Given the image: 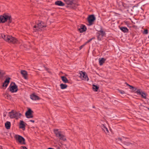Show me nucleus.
Returning a JSON list of instances; mask_svg holds the SVG:
<instances>
[{
    "label": "nucleus",
    "mask_w": 149,
    "mask_h": 149,
    "mask_svg": "<svg viewBox=\"0 0 149 149\" xmlns=\"http://www.w3.org/2000/svg\"><path fill=\"white\" fill-rule=\"evenodd\" d=\"M61 79L63 82L65 83H67L68 82V80L65 76H61Z\"/></svg>",
    "instance_id": "nucleus-24"
},
{
    "label": "nucleus",
    "mask_w": 149,
    "mask_h": 149,
    "mask_svg": "<svg viewBox=\"0 0 149 149\" xmlns=\"http://www.w3.org/2000/svg\"><path fill=\"white\" fill-rule=\"evenodd\" d=\"M33 113V111H32L31 109L29 108L27 111L25 113V116L26 117H27L32 114Z\"/></svg>",
    "instance_id": "nucleus-17"
},
{
    "label": "nucleus",
    "mask_w": 149,
    "mask_h": 149,
    "mask_svg": "<svg viewBox=\"0 0 149 149\" xmlns=\"http://www.w3.org/2000/svg\"><path fill=\"white\" fill-rule=\"evenodd\" d=\"M0 149H2V146H0Z\"/></svg>",
    "instance_id": "nucleus-44"
},
{
    "label": "nucleus",
    "mask_w": 149,
    "mask_h": 149,
    "mask_svg": "<svg viewBox=\"0 0 149 149\" xmlns=\"http://www.w3.org/2000/svg\"><path fill=\"white\" fill-rule=\"evenodd\" d=\"M125 84H126V85L128 86H129L130 85L129 84H128L127 82H125Z\"/></svg>",
    "instance_id": "nucleus-43"
},
{
    "label": "nucleus",
    "mask_w": 149,
    "mask_h": 149,
    "mask_svg": "<svg viewBox=\"0 0 149 149\" xmlns=\"http://www.w3.org/2000/svg\"><path fill=\"white\" fill-rule=\"evenodd\" d=\"M120 93L122 94H124L125 93V92L122 90H120L119 91Z\"/></svg>",
    "instance_id": "nucleus-35"
},
{
    "label": "nucleus",
    "mask_w": 149,
    "mask_h": 149,
    "mask_svg": "<svg viewBox=\"0 0 149 149\" xmlns=\"http://www.w3.org/2000/svg\"><path fill=\"white\" fill-rule=\"evenodd\" d=\"M124 147L126 149H129L133 146L132 143L128 142H124Z\"/></svg>",
    "instance_id": "nucleus-9"
},
{
    "label": "nucleus",
    "mask_w": 149,
    "mask_h": 149,
    "mask_svg": "<svg viewBox=\"0 0 149 149\" xmlns=\"http://www.w3.org/2000/svg\"><path fill=\"white\" fill-rule=\"evenodd\" d=\"M87 28L86 26L84 25H81L80 28H78L79 31L80 32L82 33L86 30Z\"/></svg>",
    "instance_id": "nucleus-11"
},
{
    "label": "nucleus",
    "mask_w": 149,
    "mask_h": 149,
    "mask_svg": "<svg viewBox=\"0 0 149 149\" xmlns=\"http://www.w3.org/2000/svg\"><path fill=\"white\" fill-rule=\"evenodd\" d=\"M21 148H23V149H27V148L25 146H22L21 147Z\"/></svg>",
    "instance_id": "nucleus-39"
},
{
    "label": "nucleus",
    "mask_w": 149,
    "mask_h": 149,
    "mask_svg": "<svg viewBox=\"0 0 149 149\" xmlns=\"http://www.w3.org/2000/svg\"><path fill=\"white\" fill-rule=\"evenodd\" d=\"M8 115L11 118H19V117L22 116V114L21 113L13 110L8 113Z\"/></svg>",
    "instance_id": "nucleus-3"
},
{
    "label": "nucleus",
    "mask_w": 149,
    "mask_h": 149,
    "mask_svg": "<svg viewBox=\"0 0 149 149\" xmlns=\"http://www.w3.org/2000/svg\"><path fill=\"white\" fill-rule=\"evenodd\" d=\"M148 38H149V36H148Z\"/></svg>",
    "instance_id": "nucleus-45"
},
{
    "label": "nucleus",
    "mask_w": 149,
    "mask_h": 149,
    "mask_svg": "<svg viewBox=\"0 0 149 149\" xmlns=\"http://www.w3.org/2000/svg\"><path fill=\"white\" fill-rule=\"evenodd\" d=\"M102 130L105 132L106 133H107L109 132L108 129L103 125H102L101 126Z\"/></svg>",
    "instance_id": "nucleus-19"
},
{
    "label": "nucleus",
    "mask_w": 149,
    "mask_h": 149,
    "mask_svg": "<svg viewBox=\"0 0 149 149\" xmlns=\"http://www.w3.org/2000/svg\"><path fill=\"white\" fill-rule=\"evenodd\" d=\"M80 74L79 77L81 79L84 80H86L87 81L89 80V78L85 72H83L81 71L80 72Z\"/></svg>",
    "instance_id": "nucleus-8"
},
{
    "label": "nucleus",
    "mask_w": 149,
    "mask_h": 149,
    "mask_svg": "<svg viewBox=\"0 0 149 149\" xmlns=\"http://www.w3.org/2000/svg\"><path fill=\"white\" fill-rule=\"evenodd\" d=\"M93 90L95 92L97 91V90L99 88V87L97 86L94 84L93 85Z\"/></svg>",
    "instance_id": "nucleus-27"
},
{
    "label": "nucleus",
    "mask_w": 149,
    "mask_h": 149,
    "mask_svg": "<svg viewBox=\"0 0 149 149\" xmlns=\"http://www.w3.org/2000/svg\"><path fill=\"white\" fill-rule=\"evenodd\" d=\"M46 26L44 24V23L42 21H40L39 23L37 24V28L36 30H39V29L43 27H46Z\"/></svg>",
    "instance_id": "nucleus-10"
},
{
    "label": "nucleus",
    "mask_w": 149,
    "mask_h": 149,
    "mask_svg": "<svg viewBox=\"0 0 149 149\" xmlns=\"http://www.w3.org/2000/svg\"><path fill=\"white\" fill-rule=\"evenodd\" d=\"M15 139L18 141L20 143L23 144H25V139L22 136L19 135H16L15 136Z\"/></svg>",
    "instance_id": "nucleus-6"
},
{
    "label": "nucleus",
    "mask_w": 149,
    "mask_h": 149,
    "mask_svg": "<svg viewBox=\"0 0 149 149\" xmlns=\"http://www.w3.org/2000/svg\"><path fill=\"white\" fill-rule=\"evenodd\" d=\"M116 141L117 142L120 143V142H122V139L119 138H117L116 139Z\"/></svg>",
    "instance_id": "nucleus-29"
},
{
    "label": "nucleus",
    "mask_w": 149,
    "mask_h": 149,
    "mask_svg": "<svg viewBox=\"0 0 149 149\" xmlns=\"http://www.w3.org/2000/svg\"><path fill=\"white\" fill-rule=\"evenodd\" d=\"M86 45V44H85V43L84 44V45H81V46H80V47H79V49L80 50L82 48H83V47Z\"/></svg>",
    "instance_id": "nucleus-34"
},
{
    "label": "nucleus",
    "mask_w": 149,
    "mask_h": 149,
    "mask_svg": "<svg viewBox=\"0 0 149 149\" xmlns=\"http://www.w3.org/2000/svg\"><path fill=\"white\" fill-rule=\"evenodd\" d=\"M25 125L24 122L22 120H21L20 122L19 125V128L22 129L23 130L25 129Z\"/></svg>",
    "instance_id": "nucleus-12"
},
{
    "label": "nucleus",
    "mask_w": 149,
    "mask_h": 149,
    "mask_svg": "<svg viewBox=\"0 0 149 149\" xmlns=\"http://www.w3.org/2000/svg\"><path fill=\"white\" fill-rule=\"evenodd\" d=\"M99 32L100 33V35H101L102 37H103L105 34V33L104 31H103L102 30V29H101Z\"/></svg>",
    "instance_id": "nucleus-28"
},
{
    "label": "nucleus",
    "mask_w": 149,
    "mask_h": 149,
    "mask_svg": "<svg viewBox=\"0 0 149 149\" xmlns=\"http://www.w3.org/2000/svg\"><path fill=\"white\" fill-rule=\"evenodd\" d=\"M13 22V19L10 15L8 14L4 13L0 16V23H4L7 22L8 25Z\"/></svg>",
    "instance_id": "nucleus-1"
},
{
    "label": "nucleus",
    "mask_w": 149,
    "mask_h": 149,
    "mask_svg": "<svg viewBox=\"0 0 149 149\" xmlns=\"http://www.w3.org/2000/svg\"><path fill=\"white\" fill-rule=\"evenodd\" d=\"M55 4L56 5L60 6H63L65 4L61 1H57L55 3Z\"/></svg>",
    "instance_id": "nucleus-16"
},
{
    "label": "nucleus",
    "mask_w": 149,
    "mask_h": 149,
    "mask_svg": "<svg viewBox=\"0 0 149 149\" xmlns=\"http://www.w3.org/2000/svg\"><path fill=\"white\" fill-rule=\"evenodd\" d=\"M34 30L35 31H38V30H36V29L37 28V26L36 25H34L33 26Z\"/></svg>",
    "instance_id": "nucleus-31"
},
{
    "label": "nucleus",
    "mask_w": 149,
    "mask_h": 149,
    "mask_svg": "<svg viewBox=\"0 0 149 149\" xmlns=\"http://www.w3.org/2000/svg\"><path fill=\"white\" fill-rule=\"evenodd\" d=\"M54 131L56 136L58 137L60 139L64 141H66V139L65 136L62 134L61 131H58V129H54Z\"/></svg>",
    "instance_id": "nucleus-4"
},
{
    "label": "nucleus",
    "mask_w": 149,
    "mask_h": 149,
    "mask_svg": "<svg viewBox=\"0 0 149 149\" xmlns=\"http://www.w3.org/2000/svg\"><path fill=\"white\" fill-rule=\"evenodd\" d=\"M130 87V89H132V88H134V87L132 86H131V85H130L129 86Z\"/></svg>",
    "instance_id": "nucleus-40"
},
{
    "label": "nucleus",
    "mask_w": 149,
    "mask_h": 149,
    "mask_svg": "<svg viewBox=\"0 0 149 149\" xmlns=\"http://www.w3.org/2000/svg\"><path fill=\"white\" fill-rule=\"evenodd\" d=\"M33 116L32 114H31L29 116H27L26 118H33Z\"/></svg>",
    "instance_id": "nucleus-30"
},
{
    "label": "nucleus",
    "mask_w": 149,
    "mask_h": 149,
    "mask_svg": "<svg viewBox=\"0 0 149 149\" xmlns=\"http://www.w3.org/2000/svg\"><path fill=\"white\" fill-rule=\"evenodd\" d=\"M100 34H99V35L97 37V38L98 40H101V38L100 37Z\"/></svg>",
    "instance_id": "nucleus-36"
},
{
    "label": "nucleus",
    "mask_w": 149,
    "mask_h": 149,
    "mask_svg": "<svg viewBox=\"0 0 149 149\" xmlns=\"http://www.w3.org/2000/svg\"><path fill=\"white\" fill-rule=\"evenodd\" d=\"M93 39H94L93 38H92L90 39L87 41L86 42L85 44H86L87 43H89V42H90Z\"/></svg>",
    "instance_id": "nucleus-32"
},
{
    "label": "nucleus",
    "mask_w": 149,
    "mask_h": 149,
    "mask_svg": "<svg viewBox=\"0 0 149 149\" xmlns=\"http://www.w3.org/2000/svg\"><path fill=\"white\" fill-rule=\"evenodd\" d=\"M120 29L124 33H127L128 31L127 28L125 27L121 26L120 27Z\"/></svg>",
    "instance_id": "nucleus-20"
},
{
    "label": "nucleus",
    "mask_w": 149,
    "mask_h": 149,
    "mask_svg": "<svg viewBox=\"0 0 149 149\" xmlns=\"http://www.w3.org/2000/svg\"><path fill=\"white\" fill-rule=\"evenodd\" d=\"M95 19V18L93 15H90L88 18V20L89 23V25H92L93 22Z\"/></svg>",
    "instance_id": "nucleus-7"
},
{
    "label": "nucleus",
    "mask_w": 149,
    "mask_h": 149,
    "mask_svg": "<svg viewBox=\"0 0 149 149\" xmlns=\"http://www.w3.org/2000/svg\"><path fill=\"white\" fill-rule=\"evenodd\" d=\"M31 98L34 100H38L40 99V97L36 95L35 94H32L30 96Z\"/></svg>",
    "instance_id": "nucleus-15"
},
{
    "label": "nucleus",
    "mask_w": 149,
    "mask_h": 149,
    "mask_svg": "<svg viewBox=\"0 0 149 149\" xmlns=\"http://www.w3.org/2000/svg\"><path fill=\"white\" fill-rule=\"evenodd\" d=\"M30 121L33 123H34L35 122V121L33 120H30Z\"/></svg>",
    "instance_id": "nucleus-42"
},
{
    "label": "nucleus",
    "mask_w": 149,
    "mask_h": 149,
    "mask_svg": "<svg viewBox=\"0 0 149 149\" xmlns=\"http://www.w3.org/2000/svg\"><path fill=\"white\" fill-rule=\"evenodd\" d=\"M138 90L139 89H137L136 88L134 87V88H132V91L134 92L135 91L136 93V91Z\"/></svg>",
    "instance_id": "nucleus-33"
},
{
    "label": "nucleus",
    "mask_w": 149,
    "mask_h": 149,
    "mask_svg": "<svg viewBox=\"0 0 149 149\" xmlns=\"http://www.w3.org/2000/svg\"><path fill=\"white\" fill-rule=\"evenodd\" d=\"M136 93L141 95L143 98H146V94L143 92L141 91L140 89H139L136 91Z\"/></svg>",
    "instance_id": "nucleus-13"
},
{
    "label": "nucleus",
    "mask_w": 149,
    "mask_h": 149,
    "mask_svg": "<svg viewBox=\"0 0 149 149\" xmlns=\"http://www.w3.org/2000/svg\"><path fill=\"white\" fill-rule=\"evenodd\" d=\"M11 123L10 122L7 121L5 124V126L6 128L7 129H9L10 128Z\"/></svg>",
    "instance_id": "nucleus-21"
},
{
    "label": "nucleus",
    "mask_w": 149,
    "mask_h": 149,
    "mask_svg": "<svg viewBox=\"0 0 149 149\" xmlns=\"http://www.w3.org/2000/svg\"><path fill=\"white\" fill-rule=\"evenodd\" d=\"M1 36L5 40L13 44L17 43V39L11 36L6 35L4 34H2Z\"/></svg>",
    "instance_id": "nucleus-2"
},
{
    "label": "nucleus",
    "mask_w": 149,
    "mask_h": 149,
    "mask_svg": "<svg viewBox=\"0 0 149 149\" xmlns=\"http://www.w3.org/2000/svg\"><path fill=\"white\" fill-rule=\"evenodd\" d=\"M10 77H8L4 81H5V83H7V84H6V87L7 86H8L9 83L10 82Z\"/></svg>",
    "instance_id": "nucleus-25"
},
{
    "label": "nucleus",
    "mask_w": 149,
    "mask_h": 149,
    "mask_svg": "<svg viewBox=\"0 0 149 149\" xmlns=\"http://www.w3.org/2000/svg\"><path fill=\"white\" fill-rule=\"evenodd\" d=\"M99 63L100 65H102L103 64V63H104L106 60V59L103 58H102L100 59H99Z\"/></svg>",
    "instance_id": "nucleus-22"
},
{
    "label": "nucleus",
    "mask_w": 149,
    "mask_h": 149,
    "mask_svg": "<svg viewBox=\"0 0 149 149\" xmlns=\"http://www.w3.org/2000/svg\"><path fill=\"white\" fill-rule=\"evenodd\" d=\"M148 33V30L147 29H146L144 31V33L146 34H147Z\"/></svg>",
    "instance_id": "nucleus-38"
},
{
    "label": "nucleus",
    "mask_w": 149,
    "mask_h": 149,
    "mask_svg": "<svg viewBox=\"0 0 149 149\" xmlns=\"http://www.w3.org/2000/svg\"><path fill=\"white\" fill-rule=\"evenodd\" d=\"M66 3V4L68 5L66 6L67 7H68L69 6L72 5L73 4V0H63Z\"/></svg>",
    "instance_id": "nucleus-14"
},
{
    "label": "nucleus",
    "mask_w": 149,
    "mask_h": 149,
    "mask_svg": "<svg viewBox=\"0 0 149 149\" xmlns=\"http://www.w3.org/2000/svg\"><path fill=\"white\" fill-rule=\"evenodd\" d=\"M61 88V89H64L67 88V85L65 84H61L60 85Z\"/></svg>",
    "instance_id": "nucleus-26"
},
{
    "label": "nucleus",
    "mask_w": 149,
    "mask_h": 149,
    "mask_svg": "<svg viewBox=\"0 0 149 149\" xmlns=\"http://www.w3.org/2000/svg\"><path fill=\"white\" fill-rule=\"evenodd\" d=\"M8 88H9L10 91L12 93L16 92L18 90L17 86L15 83L13 82L11 84Z\"/></svg>",
    "instance_id": "nucleus-5"
},
{
    "label": "nucleus",
    "mask_w": 149,
    "mask_h": 149,
    "mask_svg": "<svg viewBox=\"0 0 149 149\" xmlns=\"http://www.w3.org/2000/svg\"><path fill=\"white\" fill-rule=\"evenodd\" d=\"M6 113H7V112H6V114H5V113H3V117H6Z\"/></svg>",
    "instance_id": "nucleus-41"
},
{
    "label": "nucleus",
    "mask_w": 149,
    "mask_h": 149,
    "mask_svg": "<svg viewBox=\"0 0 149 149\" xmlns=\"http://www.w3.org/2000/svg\"><path fill=\"white\" fill-rule=\"evenodd\" d=\"M21 73L24 79H27V73L26 71L25 70H22L21 71Z\"/></svg>",
    "instance_id": "nucleus-18"
},
{
    "label": "nucleus",
    "mask_w": 149,
    "mask_h": 149,
    "mask_svg": "<svg viewBox=\"0 0 149 149\" xmlns=\"http://www.w3.org/2000/svg\"><path fill=\"white\" fill-rule=\"evenodd\" d=\"M6 84H7V83H5V81H4L3 84V85H2L3 86L5 87L6 88Z\"/></svg>",
    "instance_id": "nucleus-37"
},
{
    "label": "nucleus",
    "mask_w": 149,
    "mask_h": 149,
    "mask_svg": "<svg viewBox=\"0 0 149 149\" xmlns=\"http://www.w3.org/2000/svg\"><path fill=\"white\" fill-rule=\"evenodd\" d=\"M5 74V72L3 70L0 69V79L2 78Z\"/></svg>",
    "instance_id": "nucleus-23"
}]
</instances>
